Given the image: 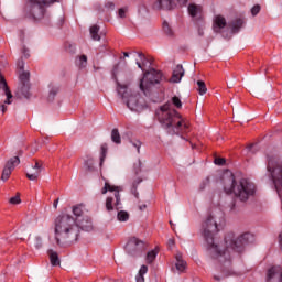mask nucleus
Returning <instances> with one entry per match:
<instances>
[{"label": "nucleus", "instance_id": "052dcab7", "mask_svg": "<svg viewBox=\"0 0 282 282\" xmlns=\"http://www.w3.org/2000/svg\"><path fill=\"white\" fill-rule=\"evenodd\" d=\"M170 225L173 226V221L170 220Z\"/></svg>", "mask_w": 282, "mask_h": 282}, {"label": "nucleus", "instance_id": "4468645a", "mask_svg": "<svg viewBox=\"0 0 282 282\" xmlns=\"http://www.w3.org/2000/svg\"><path fill=\"white\" fill-rule=\"evenodd\" d=\"M187 11L189 17L195 19V21H202V19H204V8L200 4L189 3Z\"/></svg>", "mask_w": 282, "mask_h": 282}, {"label": "nucleus", "instance_id": "0eeeda50", "mask_svg": "<svg viewBox=\"0 0 282 282\" xmlns=\"http://www.w3.org/2000/svg\"><path fill=\"white\" fill-rule=\"evenodd\" d=\"M267 173L279 193L282 188V161H278L274 155H267Z\"/></svg>", "mask_w": 282, "mask_h": 282}, {"label": "nucleus", "instance_id": "39448f33", "mask_svg": "<svg viewBox=\"0 0 282 282\" xmlns=\"http://www.w3.org/2000/svg\"><path fill=\"white\" fill-rule=\"evenodd\" d=\"M56 1L58 0H28L22 11L24 19L41 21L45 18V7Z\"/></svg>", "mask_w": 282, "mask_h": 282}, {"label": "nucleus", "instance_id": "423d86ee", "mask_svg": "<svg viewBox=\"0 0 282 282\" xmlns=\"http://www.w3.org/2000/svg\"><path fill=\"white\" fill-rule=\"evenodd\" d=\"M166 80L164 74L155 68H150L143 73V77L140 80L139 87L143 91L144 96H150L155 85Z\"/></svg>", "mask_w": 282, "mask_h": 282}, {"label": "nucleus", "instance_id": "c85d7f7f", "mask_svg": "<svg viewBox=\"0 0 282 282\" xmlns=\"http://www.w3.org/2000/svg\"><path fill=\"white\" fill-rule=\"evenodd\" d=\"M158 248H155L154 250H151L147 253V263H152L153 261H155L156 257H158Z\"/></svg>", "mask_w": 282, "mask_h": 282}, {"label": "nucleus", "instance_id": "3c124183", "mask_svg": "<svg viewBox=\"0 0 282 282\" xmlns=\"http://www.w3.org/2000/svg\"><path fill=\"white\" fill-rule=\"evenodd\" d=\"M167 245L171 247V246H175V240H173V239H170L169 241H167Z\"/></svg>", "mask_w": 282, "mask_h": 282}, {"label": "nucleus", "instance_id": "ddd939ff", "mask_svg": "<svg viewBox=\"0 0 282 282\" xmlns=\"http://www.w3.org/2000/svg\"><path fill=\"white\" fill-rule=\"evenodd\" d=\"M267 282H282L281 265H273L267 271Z\"/></svg>", "mask_w": 282, "mask_h": 282}, {"label": "nucleus", "instance_id": "a18cd8bd", "mask_svg": "<svg viewBox=\"0 0 282 282\" xmlns=\"http://www.w3.org/2000/svg\"><path fill=\"white\" fill-rule=\"evenodd\" d=\"M118 14H119L120 19H124V17H127V9H124V8L119 9Z\"/></svg>", "mask_w": 282, "mask_h": 282}, {"label": "nucleus", "instance_id": "a19ab883", "mask_svg": "<svg viewBox=\"0 0 282 282\" xmlns=\"http://www.w3.org/2000/svg\"><path fill=\"white\" fill-rule=\"evenodd\" d=\"M259 12H261V6H259V4L253 6L251 9L252 17H257V14H259Z\"/></svg>", "mask_w": 282, "mask_h": 282}, {"label": "nucleus", "instance_id": "a878e982", "mask_svg": "<svg viewBox=\"0 0 282 282\" xmlns=\"http://www.w3.org/2000/svg\"><path fill=\"white\" fill-rule=\"evenodd\" d=\"M176 270L184 272L186 270V261L182 260V256H176Z\"/></svg>", "mask_w": 282, "mask_h": 282}, {"label": "nucleus", "instance_id": "393cba45", "mask_svg": "<svg viewBox=\"0 0 282 282\" xmlns=\"http://www.w3.org/2000/svg\"><path fill=\"white\" fill-rule=\"evenodd\" d=\"M20 85H30V72L22 70L19 76Z\"/></svg>", "mask_w": 282, "mask_h": 282}, {"label": "nucleus", "instance_id": "e2e57ef3", "mask_svg": "<svg viewBox=\"0 0 282 282\" xmlns=\"http://www.w3.org/2000/svg\"><path fill=\"white\" fill-rule=\"evenodd\" d=\"M202 188V191H204V186L203 187H200Z\"/></svg>", "mask_w": 282, "mask_h": 282}, {"label": "nucleus", "instance_id": "c756f323", "mask_svg": "<svg viewBox=\"0 0 282 282\" xmlns=\"http://www.w3.org/2000/svg\"><path fill=\"white\" fill-rule=\"evenodd\" d=\"M197 91L200 96H204V94H206V91H208V88H206V83H204V80H198L197 83Z\"/></svg>", "mask_w": 282, "mask_h": 282}, {"label": "nucleus", "instance_id": "7ed1b4c3", "mask_svg": "<svg viewBox=\"0 0 282 282\" xmlns=\"http://www.w3.org/2000/svg\"><path fill=\"white\" fill-rule=\"evenodd\" d=\"M159 122L165 129L169 135H182L188 133L191 127L186 120L182 119V115L175 109H171V104L161 106L159 112Z\"/></svg>", "mask_w": 282, "mask_h": 282}, {"label": "nucleus", "instance_id": "f3484780", "mask_svg": "<svg viewBox=\"0 0 282 282\" xmlns=\"http://www.w3.org/2000/svg\"><path fill=\"white\" fill-rule=\"evenodd\" d=\"M15 96L19 98H30V84H19Z\"/></svg>", "mask_w": 282, "mask_h": 282}, {"label": "nucleus", "instance_id": "13d9d810", "mask_svg": "<svg viewBox=\"0 0 282 282\" xmlns=\"http://www.w3.org/2000/svg\"><path fill=\"white\" fill-rule=\"evenodd\" d=\"M214 279L216 280V281H220V279H219V276H214Z\"/></svg>", "mask_w": 282, "mask_h": 282}, {"label": "nucleus", "instance_id": "aec40b11", "mask_svg": "<svg viewBox=\"0 0 282 282\" xmlns=\"http://www.w3.org/2000/svg\"><path fill=\"white\" fill-rule=\"evenodd\" d=\"M155 8L158 10H173V0H158Z\"/></svg>", "mask_w": 282, "mask_h": 282}, {"label": "nucleus", "instance_id": "bb28decb", "mask_svg": "<svg viewBox=\"0 0 282 282\" xmlns=\"http://www.w3.org/2000/svg\"><path fill=\"white\" fill-rule=\"evenodd\" d=\"M111 140L115 142V144H120L122 142L120 131H118L117 128L112 129L111 131Z\"/></svg>", "mask_w": 282, "mask_h": 282}, {"label": "nucleus", "instance_id": "6e6552de", "mask_svg": "<svg viewBox=\"0 0 282 282\" xmlns=\"http://www.w3.org/2000/svg\"><path fill=\"white\" fill-rule=\"evenodd\" d=\"M147 250V243L135 237L131 238L126 245V252L130 257H142V253Z\"/></svg>", "mask_w": 282, "mask_h": 282}, {"label": "nucleus", "instance_id": "6e6d98bb", "mask_svg": "<svg viewBox=\"0 0 282 282\" xmlns=\"http://www.w3.org/2000/svg\"><path fill=\"white\" fill-rule=\"evenodd\" d=\"M198 34H199V36H204V31L198 30Z\"/></svg>", "mask_w": 282, "mask_h": 282}, {"label": "nucleus", "instance_id": "bf43d9fd", "mask_svg": "<svg viewBox=\"0 0 282 282\" xmlns=\"http://www.w3.org/2000/svg\"><path fill=\"white\" fill-rule=\"evenodd\" d=\"M219 215H220V217H224V214L221 212H219Z\"/></svg>", "mask_w": 282, "mask_h": 282}, {"label": "nucleus", "instance_id": "c03bdc74", "mask_svg": "<svg viewBox=\"0 0 282 282\" xmlns=\"http://www.w3.org/2000/svg\"><path fill=\"white\" fill-rule=\"evenodd\" d=\"M18 68L20 69V72H24L23 69H25V62H23V59H19L18 61Z\"/></svg>", "mask_w": 282, "mask_h": 282}, {"label": "nucleus", "instance_id": "5fc2aeb1", "mask_svg": "<svg viewBox=\"0 0 282 282\" xmlns=\"http://www.w3.org/2000/svg\"><path fill=\"white\" fill-rule=\"evenodd\" d=\"M69 47H70V52H75L76 51V46L69 45Z\"/></svg>", "mask_w": 282, "mask_h": 282}, {"label": "nucleus", "instance_id": "c9c22d12", "mask_svg": "<svg viewBox=\"0 0 282 282\" xmlns=\"http://www.w3.org/2000/svg\"><path fill=\"white\" fill-rule=\"evenodd\" d=\"M73 214L75 215V217H83V205L74 206Z\"/></svg>", "mask_w": 282, "mask_h": 282}, {"label": "nucleus", "instance_id": "dca6fc26", "mask_svg": "<svg viewBox=\"0 0 282 282\" xmlns=\"http://www.w3.org/2000/svg\"><path fill=\"white\" fill-rule=\"evenodd\" d=\"M228 23L226 22V18H224L223 15H216L214 19V32H216V34H219V32H221V30H224V28H226Z\"/></svg>", "mask_w": 282, "mask_h": 282}, {"label": "nucleus", "instance_id": "79ce46f5", "mask_svg": "<svg viewBox=\"0 0 282 282\" xmlns=\"http://www.w3.org/2000/svg\"><path fill=\"white\" fill-rule=\"evenodd\" d=\"M34 247L36 248V250H40V248H43V239H41V237L35 238Z\"/></svg>", "mask_w": 282, "mask_h": 282}, {"label": "nucleus", "instance_id": "4c0bfd02", "mask_svg": "<svg viewBox=\"0 0 282 282\" xmlns=\"http://www.w3.org/2000/svg\"><path fill=\"white\" fill-rule=\"evenodd\" d=\"M78 65L80 68L87 67V55L79 56Z\"/></svg>", "mask_w": 282, "mask_h": 282}, {"label": "nucleus", "instance_id": "680f3d73", "mask_svg": "<svg viewBox=\"0 0 282 282\" xmlns=\"http://www.w3.org/2000/svg\"><path fill=\"white\" fill-rule=\"evenodd\" d=\"M113 77L116 78V73H113Z\"/></svg>", "mask_w": 282, "mask_h": 282}, {"label": "nucleus", "instance_id": "4d7b16f0", "mask_svg": "<svg viewBox=\"0 0 282 282\" xmlns=\"http://www.w3.org/2000/svg\"><path fill=\"white\" fill-rule=\"evenodd\" d=\"M123 56H126L128 58L129 53L128 52H123Z\"/></svg>", "mask_w": 282, "mask_h": 282}, {"label": "nucleus", "instance_id": "473e14b6", "mask_svg": "<svg viewBox=\"0 0 282 282\" xmlns=\"http://www.w3.org/2000/svg\"><path fill=\"white\" fill-rule=\"evenodd\" d=\"M56 94H58V87H54L50 90L47 100L48 102H54V98H56Z\"/></svg>", "mask_w": 282, "mask_h": 282}, {"label": "nucleus", "instance_id": "ea45409f", "mask_svg": "<svg viewBox=\"0 0 282 282\" xmlns=\"http://www.w3.org/2000/svg\"><path fill=\"white\" fill-rule=\"evenodd\" d=\"M85 166H86L87 171H89V172L94 171V159H88L85 162Z\"/></svg>", "mask_w": 282, "mask_h": 282}, {"label": "nucleus", "instance_id": "4be33fe9", "mask_svg": "<svg viewBox=\"0 0 282 282\" xmlns=\"http://www.w3.org/2000/svg\"><path fill=\"white\" fill-rule=\"evenodd\" d=\"M231 32L234 34H237L241 28H243V20L242 19H236L234 22L230 23Z\"/></svg>", "mask_w": 282, "mask_h": 282}, {"label": "nucleus", "instance_id": "f8f14e48", "mask_svg": "<svg viewBox=\"0 0 282 282\" xmlns=\"http://www.w3.org/2000/svg\"><path fill=\"white\" fill-rule=\"evenodd\" d=\"M19 164H21V160L19 159V156H14V158L10 159L6 163V166L2 171L1 180L3 182H8V180H10V175H12V171H14V167L19 166Z\"/></svg>", "mask_w": 282, "mask_h": 282}, {"label": "nucleus", "instance_id": "b1692460", "mask_svg": "<svg viewBox=\"0 0 282 282\" xmlns=\"http://www.w3.org/2000/svg\"><path fill=\"white\" fill-rule=\"evenodd\" d=\"M98 32H100V26L96 24L90 26V36L93 41H100V35L98 34Z\"/></svg>", "mask_w": 282, "mask_h": 282}, {"label": "nucleus", "instance_id": "cd10ccee", "mask_svg": "<svg viewBox=\"0 0 282 282\" xmlns=\"http://www.w3.org/2000/svg\"><path fill=\"white\" fill-rule=\"evenodd\" d=\"M109 150V145H107V143H102L101 144V148H100V151H101V154H100V166H102L104 162H105V159L107 158V151Z\"/></svg>", "mask_w": 282, "mask_h": 282}, {"label": "nucleus", "instance_id": "6ab92c4d", "mask_svg": "<svg viewBox=\"0 0 282 282\" xmlns=\"http://www.w3.org/2000/svg\"><path fill=\"white\" fill-rule=\"evenodd\" d=\"M138 56L141 62L137 61V65L139 69H142V72H144L145 67H149V65H151V59H149L143 53H138Z\"/></svg>", "mask_w": 282, "mask_h": 282}, {"label": "nucleus", "instance_id": "f704fd0d", "mask_svg": "<svg viewBox=\"0 0 282 282\" xmlns=\"http://www.w3.org/2000/svg\"><path fill=\"white\" fill-rule=\"evenodd\" d=\"M163 32L166 34V36H173V29H171V25H169V22H163Z\"/></svg>", "mask_w": 282, "mask_h": 282}, {"label": "nucleus", "instance_id": "37998d69", "mask_svg": "<svg viewBox=\"0 0 282 282\" xmlns=\"http://www.w3.org/2000/svg\"><path fill=\"white\" fill-rule=\"evenodd\" d=\"M214 162L218 166H224V164H226V159H224V158H216Z\"/></svg>", "mask_w": 282, "mask_h": 282}, {"label": "nucleus", "instance_id": "de8ad7c7", "mask_svg": "<svg viewBox=\"0 0 282 282\" xmlns=\"http://www.w3.org/2000/svg\"><path fill=\"white\" fill-rule=\"evenodd\" d=\"M106 8H110L111 10H113V8H116V4H113V2H108L106 3Z\"/></svg>", "mask_w": 282, "mask_h": 282}, {"label": "nucleus", "instance_id": "f257e3e1", "mask_svg": "<svg viewBox=\"0 0 282 282\" xmlns=\"http://www.w3.org/2000/svg\"><path fill=\"white\" fill-rule=\"evenodd\" d=\"M219 223H217V216L209 214L203 223V237L207 243V252L209 257L219 263V270L224 276H232L235 270H232V256L234 252H243L247 243H250L252 235L246 232L239 237L235 236V232H228L225 236L223 242L215 241V234L219 232Z\"/></svg>", "mask_w": 282, "mask_h": 282}, {"label": "nucleus", "instance_id": "1a4fd4ad", "mask_svg": "<svg viewBox=\"0 0 282 282\" xmlns=\"http://www.w3.org/2000/svg\"><path fill=\"white\" fill-rule=\"evenodd\" d=\"M124 102L130 111H135L137 113H141L148 107L147 100L140 97V95H131Z\"/></svg>", "mask_w": 282, "mask_h": 282}, {"label": "nucleus", "instance_id": "8fccbe9b", "mask_svg": "<svg viewBox=\"0 0 282 282\" xmlns=\"http://www.w3.org/2000/svg\"><path fill=\"white\" fill-rule=\"evenodd\" d=\"M142 178H138L137 181L133 182V186H138V184H141Z\"/></svg>", "mask_w": 282, "mask_h": 282}, {"label": "nucleus", "instance_id": "09e8293b", "mask_svg": "<svg viewBox=\"0 0 282 282\" xmlns=\"http://www.w3.org/2000/svg\"><path fill=\"white\" fill-rule=\"evenodd\" d=\"M177 2L181 4V6H186L188 3V0H177Z\"/></svg>", "mask_w": 282, "mask_h": 282}, {"label": "nucleus", "instance_id": "72a5a7b5", "mask_svg": "<svg viewBox=\"0 0 282 282\" xmlns=\"http://www.w3.org/2000/svg\"><path fill=\"white\" fill-rule=\"evenodd\" d=\"M106 210L108 213H111V210H113V197H111V196H108L106 198Z\"/></svg>", "mask_w": 282, "mask_h": 282}, {"label": "nucleus", "instance_id": "7c9ffc66", "mask_svg": "<svg viewBox=\"0 0 282 282\" xmlns=\"http://www.w3.org/2000/svg\"><path fill=\"white\" fill-rule=\"evenodd\" d=\"M117 91L119 96H121L122 100L127 98V86H122L120 83H117Z\"/></svg>", "mask_w": 282, "mask_h": 282}, {"label": "nucleus", "instance_id": "f03ea898", "mask_svg": "<svg viewBox=\"0 0 282 282\" xmlns=\"http://www.w3.org/2000/svg\"><path fill=\"white\" fill-rule=\"evenodd\" d=\"M54 239L59 248H69L80 239L83 228L70 215L58 216L54 221Z\"/></svg>", "mask_w": 282, "mask_h": 282}, {"label": "nucleus", "instance_id": "a211bd4d", "mask_svg": "<svg viewBox=\"0 0 282 282\" xmlns=\"http://www.w3.org/2000/svg\"><path fill=\"white\" fill-rule=\"evenodd\" d=\"M184 77V67L182 65H177L172 73L171 83H180Z\"/></svg>", "mask_w": 282, "mask_h": 282}, {"label": "nucleus", "instance_id": "e433bc0d", "mask_svg": "<svg viewBox=\"0 0 282 282\" xmlns=\"http://www.w3.org/2000/svg\"><path fill=\"white\" fill-rule=\"evenodd\" d=\"M172 105H174V107H176V109H182V100L180 99V97L174 96L172 98Z\"/></svg>", "mask_w": 282, "mask_h": 282}, {"label": "nucleus", "instance_id": "9b49d317", "mask_svg": "<svg viewBox=\"0 0 282 282\" xmlns=\"http://www.w3.org/2000/svg\"><path fill=\"white\" fill-rule=\"evenodd\" d=\"M115 193V207L117 210H120V206H122V200L120 198V187L116 185L109 184V182L105 183V186L101 188V195H107V193Z\"/></svg>", "mask_w": 282, "mask_h": 282}, {"label": "nucleus", "instance_id": "603ef678", "mask_svg": "<svg viewBox=\"0 0 282 282\" xmlns=\"http://www.w3.org/2000/svg\"><path fill=\"white\" fill-rule=\"evenodd\" d=\"M139 209H141V210H147V204L140 205V206H139Z\"/></svg>", "mask_w": 282, "mask_h": 282}, {"label": "nucleus", "instance_id": "864d4df0", "mask_svg": "<svg viewBox=\"0 0 282 282\" xmlns=\"http://www.w3.org/2000/svg\"><path fill=\"white\" fill-rule=\"evenodd\" d=\"M53 206L54 208H58V198L54 200Z\"/></svg>", "mask_w": 282, "mask_h": 282}, {"label": "nucleus", "instance_id": "20e7f679", "mask_svg": "<svg viewBox=\"0 0 282 282\" xmlns=\"http://www.w3.org/2000/svg\"><path fill=\"white\" fill-rule=\"evenodd\" d=\"M224 191L227 195H235L236 199L246 204L257 193V185L248 178L235 180V174L227 172L223 175Z\"/></svg>", "mask_w": 282, "mask_h": 282}, {"label": "nucleus", "instance_id": "412c9836", "mask_svg": "<svg viewBox=\"0 0 282 282\" xmlns=\"http://www.w3.org/2000/svg\"><path fill=\"white\" fill-rule=\"evenodd\" d=\"M47 254L50 257L51 265L53 267L61 265V258H58V252L50 249L47 251Z\"/></svg>", "mask_w": 282, "mask_h": 282}, {"label": "nucleus", "instance_id": "9d476101", "mask_svg": "<svg viewBox=\"0 0 282 282\" xmlns=\"http://www.w3.org/2000/svg\"><path fill=\"white\" fill-rule=\"evenodd\" d=\"M0 89H2V91L7 96L3 104H0V111L2 113H6V111H8V106L6 105H12V99L14 98V96L12 95L10 87L8 86V82H6V78L3 76H0Z\"/></svg>", "mask_w": 282, "mask_h": 282}, {"label": "nucleus", "instance_id": "58836bf2", "mask_svg": "<svg viewBox=\"0 0 282 282\" xmlns=\"http://www.w3.org/2000/svg\"><path fill=\"white\" fill-rule=\"evenodd\" d=\"M9 203L12 204V205L21 204V196H20V194L18 193L15 196L11 197L9 199Z\"/></svg>", "mask_w": 282, "mask_h": 282}, {"label": "nucleus", "instance_id": "2f4dec72", "mask_svg": "<svg viewBox=\"0 0 282 282\" xmlns=\"http://www.w3.org/2000/svg\"><path fill=\"white\" fill-rule=\"evenodd\" d=\"M118 221H129V213L126 210H120L117 214Z\"/></svg>", "mask_w": 282, "mask_h": 282}, {"label": "nucleus", "instance_id": "2eb2a0df", "mask_svg": "<svg viewBox=\"0 0 282 282\" xmlns=\"http://www.w3.org/2000/svg\"><path fill=\"white\" fill-rule=\"evenodd\" d=\"M34 172L26 173L28 180L31 182H36L41 176V172L43 171V161H35V165L33 166Z\"/></svg>", "mask_w": 282, "mask_h": 282}, {"label": "nucleus", "instance_id": "49530a36", "mask_svg": "<svg viewBox=\"0 0 282 282\" xmlns=\"http://www.w3.org/2000/svg\"><path fill=\"white\" fill-rule=\"evenodd\" d=\"M132 145L137 149L138 153H140V147H142V143L140 141L132 142Z\"/></svg>", "mask_w": 282, "mask_h": 282}, {"label": "nucleus", "instance_id": "5701e85b", "mask_svg": "<svg viewBox=\"0 0 282 282\" xmlns=\"http://www.w3.org/2000/svg\"><path fill=\"white\" fill-rule=\"evenodd\" d=\"M149 272V267L145 264L141 265L139 273L135 276L137 282H144V274Z\"/></svg>", "mask_w": 282, "mask_h": 282}]
</instances>
